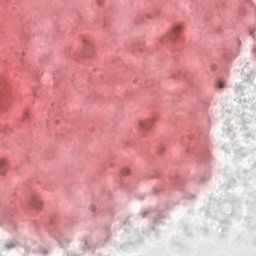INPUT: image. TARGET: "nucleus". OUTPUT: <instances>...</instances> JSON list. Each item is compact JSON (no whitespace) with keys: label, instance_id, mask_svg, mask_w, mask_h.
Here are the masks:
<instances>
[{"label":"nucleus","instance_id":"f257e3e1","mask_svg":"<svg viewBox=\"0 0 256 256\" xmlns=\"http://www.w3.org/2000/svg\"><path fill=\"white\" fill-rule=\"evenodd\" d=\"M183 29H185L184 23H175L168 33L169 41H172V43H176V41H179L181 39V34L183 33Z\"/></svg>","mask_w":256,"mask_h":256},{"label":"nucleus","instance_id":"f03ea898","mask_svg":"<svg viewBox=\"0 0 256 256\" xmlns=\"http://www.w3.org/2000/svg\"><path fill=\"white\" fill-rule=\"evenodd\" d=\"M155 117H151L148 119H140L137 121V127L139 131H151L153 125L155 124Z\"/></svg>","mask_w":256,"mask_h":256},{"label":"nucleus","instance_id":"7ed1b4c3","mask_svg":"<svg viewBox=\"0 0 256 256\" xmlns=\"http://www.w3.org/2000/svg\"><path fill=\"white\" fill-rule=\"evenodd\" d=\"M30 206L32 207V209H36L37 211H39V209L43 207V199L41 198V195L39 194L32 195L30 199Z\"/></svg>","mask_w":256,"mask_h":256},{"label":"nucleus","instance_id":"20e7f679","mask_svg":"<svg viewBox=\"0 0 256 256\" xmlns=\"http://www.w3.org/2000/svg\"><path fill=\"white\" fill-rule=\"evenodd\" d=\"M7 165H9V160L7 158H0V175H5Z\"/></svg>","mask_w":256,"mask_h":256},{"label":"nucleus","instance_id":"39448f33","mask_svg":"<svg viewBox=\"0 0 256 256\" xmlns=\"http://www.w3.org/2000/svg\"><path fill=\"white\" fill-rule=\"evenodd\" d=\"M217 87H218V89H225V82L219 80L217 82Z\"/></svg>","mask_w":256,"mask_h":256},{"label":"nucleus","instance_id":"423d86ee","mask_svg":"<svg viewBox=\"0 0 256 256\" xmlns=\"http://www.w3.org/2000/svg\"><path fill=\"white\" fill-rule=\"evenodd\" d=\"M5 247H6V249H13V247H15V243H13V242L7 243V244H5Z\"/></svg>","mask_w":256,"mask_h":256},{"label":"nucleus","instance_id":"0eeeda50","mask_svg":"<svg viewBox=\"0 0 256 256\" xmlns=\"http://www.w3.org/2000/svg\"><path fill=\"white\" fill-rule=\"evenodd\" d=\"M122 173H123V175H129V173H131V170L129 168H124L122 170Z\"/></svg>","mask_w":256,"mask_h":256},{"label":"nucleus","instance_id":"6e6552de","mask_svg":"<svg viewBox=\"0 0 256 256\" xmlns=\"http://www.w3.org/2000/svg\"><path fill=\"white\" fill-rule=\"evenodd\" d=\"M82 42L85 46L89 45V40H87V38H82Z\"/></svg>","mask_w":256,"mask_h":256},{"label":"nucleus","instance_id":"1a4fd4ad","mask_svg":"<svg viewBox=\"0 0 256 256\" xmlns=\"http://www.w3.org/2000/svg\"><path fill=\"white\" fill-rule=\"evenodd\" d=\"M147 19H151V16L150 15H146Z\"/></svg>","mask_w":256,"mask_h":256}]
</instances>
